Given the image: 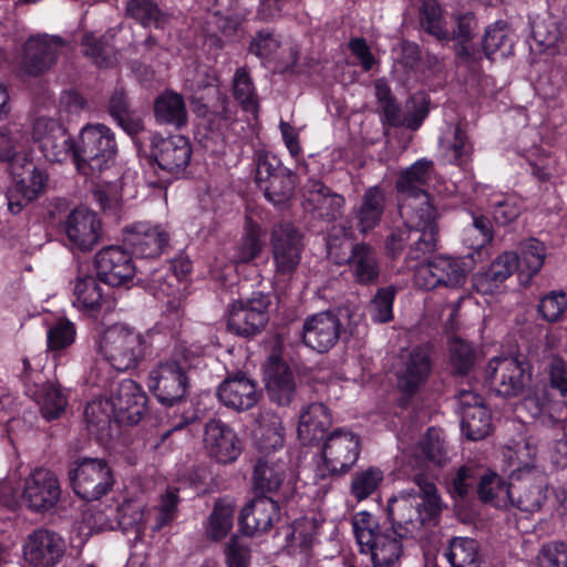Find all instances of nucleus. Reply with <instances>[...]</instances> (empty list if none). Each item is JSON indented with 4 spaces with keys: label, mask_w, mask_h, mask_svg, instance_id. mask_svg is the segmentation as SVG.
Here are the masks:
<instances>
[{
    "label": "nucleus",
    "mask_w": 567,
    "mask_h": 567,
    "mask_svg": "<svg viewBox=\"0 0 567 567\" xmlns=\"http://www.w3.org/2000/svg\"><path fill=\"white\" fill-rule=\"evenodd\" d=\"M399 212L404 227L391 234L386 247L395 254L411 240L409 258L420 259L435 248L437 213L433 199L429 193L399 195Z\"/></svg>",
    "instance_id": "obj_1"
},
{
    "label": "nucleus",
    "mask_w": 567,
    "mask_h": 567,
    "mask_svg": "<svg viewBox=\"0 0 567 567\" xmlns=\"http://www.w3.org/2000/svg\"><path fill=\"white\" fill-rule=\"evenodd\" d=\"M417 492L402 489L388 501L386 512L393 533L400 537H416L426 523L434 520L443 504L436 486L417 475L414 478Z\"/></svg>",
    "instance_id": "obj_2"
},
{
    "label": "nucleus",
    "mask_w": 567,
    "mask_h": 567,
    "mask_svg": "<svg viewBox=\"0 0 567 567\" xmlns=\"http://www.w3.org/2000/svg\"><path fill=\"white\" fill-rule=\"evenodd\" d=\"M202 353L200 347L182 342L175 347L171 359L150 372L148 388L162 404L172 406L185 398L188 388L186 370L196 364Z\"/></svg>",
    "instance_id": "obj_3"
},
{
    "label": "nucleus",
    "mask_w": 567,
    "mask_h": 567,
    "mask_svg": "<svg viewBox=\"0 0 567 567\" xmlns=\"http://www.w3.org/2000/svg\"><path fill=\"white\" fill-rule=\"evenodd\" d=\"M148 333L115 323L101 330L95 339V352L116 371H128L144 359L150 342Z\"/></svg>",
    "instance_id": "obj_4"
},
{
    "label": "nucleus",
    "mask_w": 567,
    "mask_h": 567,
    "mask_svg": "<svg viewBox=\"0 0 567 567\" xmlns=\"http://www.w3.org/2000/svg\"><path fill=\"white\" fill-rule=\"evenodd\" d=\"M117 153L114 133L103 124H87L79 135L76 143L72 142L70 156L78 168L87 174L85 166L92 172L109 167Z\"/></svg>",
    "instance_id": "obj_5"
},
{
    "label": "nucleus",
    "mask_w": 567,
    "mask_h": 567,
    "mask_svg": "<svg viewBox=\"0 0 567 567\" xmlns=\"http://www.w3.org/2000/svg\"><path fill=\"white\" fill-rule=\"evenodd\" d=\"M361 451L360 436L349 429H337L326 439L318 473L321 477L344 474L357 463Z\"/></svg>",
    "instance_id": "obj_6"
},
{
    "label": "nucleus",
    "mask_w": 567,
    "mask_h": 567,
    "mask_svg": "<svg viewBox=\"0 0 567 567\" xmlns=\"http://www.w3.org/2000/svg\"><path fill=\"white\" fill-rule=\"evenodd\" d=\"M187 89L192 92V104L199 116L208 113L226 118L228 114L227 97L221 93L218 80L206 66H198L186 78Z\"/></svg>",
    "instance_id": "obj_7"
},
{
    "label": "nucleus",
    "mask_w": 567,
    "mask_h": 567,
    "mask_svg": "<svg viewBox=\"0 0 567 567\" xmlns=\"http://www.w3.org/2000/svg\"><path fill=\"white\" fill-rule=\"evenodd\" d=\"M74 492L84 499L94 501L105 495L114 480L107 463L101 458H81L69 471Z\"/></svg>",
    "instance_id": "obj_8"
},
{
    "label": "nucleus",
    "mask_w": 567,
    "mask_h": 567,
    "mask_svg": "<svg viewBox=\"0 0 567 567\" xmlns=\"http://www.w3.org/2000/svg\"><path fill=\"white\" fill-rule=\"evenodd\" d=\"M489 386L502 396H516L527 385L532 371L525 359L514 355L495 357L486 368Z\"/></svg>",
    "instance_id": "obj_9"
},
{
    "label": "nucleus",
    "mask_w": 567,
    "mask_h": 567,
    "mask_svg": "<svg viewBox=\"0 0 567 567\" xmlns=\"http://www.w3.org/2000/svg\"><path fill=\"white\" fill-rule=\"evenodd\" d=\"M393 372L399 390L409 395L414 394L430 375L429 351L420 346L402 349L393 362Z\"/></svg>",
    "instance_id": "obj_10"
},
{
    "label": "nucleus",
    "mask_w": 567,
    "mask_h": 567,
    "mask_svg": "<svg viewBox=\"0 0 567 567\" xmlns=\"http://www.w3.org/2000/svg\"><path fill=\"white\" fill-rule=\"evenodd\" d=\"M106 392L115 412V423L133 425L141 421L146 411V394L135 381L112 382Z\"/></svg>",
    "instance_id": "obj_11"
},
{
    "label": "nucleus",
    "mask_w": 567,
    "mask_h": 567,
    "mask_svg": "<svg viewBox=\"0 0 567 567\" xmlns=\"http://www.w3.org/2000/svg\"><path fill=\"white\" fill-rule=\"evenodd\" d=\"M32 140L50 162L65 161L72 150V141L64 126L56 120L39 115L31 128Z\"/></svg>",
    "instance_id": "obj_12"
},
{
    "label": "nucleus",
    "mask_w": 567,
    "mask_h": 567,
    "mask_svg": "<svg viewBox=\"0 0 567 567\" xmlns=\"http://www.w3.org/2000/svg\"><path fill=\"white\" fill-rule=\"evenodd\" d=\"M268 298L261 293H256L250 299L234 301L228 309V329L245 337L258 333L268 321Z\"/></svg>",
    "instance_id": "obj_13"
},
{
    "label": "nucleus",
    "mask_w": 567,
    "mask_h": 567,
    "mask_svg": "<svg viewBox=\"0 0 567 567\" xmlns=\"http://www.w3.org/2000/svg\"><path fill=\"white\" fill-rule=\"evenodd\" d=\"M271 248L276 274L291 275L301 260L302 235L289 223L276 225L271 234Z\"/></svg>",
    "instance_id": "obj_14"
},
{
    "label": "nucleus",
    "mask_w": 567,
    "mask_h": 567,
    "mask_svg": "<svg viewBox=\"0 0 567 567\" xmlns=\"http://www.w3.org/2000/svg\"><path fill=\"white\" fill-rule=\"evenodd\" d=\"M328 255L337 264L350 261L352 275L357 281L368 284L379 275L374 251L367 245L352 246L348 239L340 245L336 240L328 241Z\"/></svg>",
    "instance_id": "obj_15"
},
{
    "label": "nucleus",
    "mask_w": 567,
    "mask_h": 567,
    "mask_svg": "<svg viewBox=\"0 0 567 567\" xmlns=\"http://www.w3.org/2000/svg\"><path fill=\"white\" fill-rule=\"evenodd\" d=\"M203 445L209 457L223 464L235 462L243 450L241 441L236 432L217 419L206 422Z\"/></svg>",
    "instance_id": "obj_16"
},
{
    "label": "nucleus",
    "mask_w": 567,
    "mask_h": 567,
    "mask_svg": "<svg viewBox=\"0 0 567 567\" xmlns=\"http://www.w3.org/2000/svg\"><path fill=\"white\" fill-rule=\"evenodd\" d=\"M63 229L72 247L87 251L100 241L102 221L97 214L87 207H76L66 216Z\"/></svg>",
    "instance_id": "obj_17"
},
{
    "label": "nucleus",
    "mask_w": 567,
    "mask_h": 567,
    "mask_svg": "<svg viewBox=\"0 0 567 567\" xmlns=\"http://www.w3.org/2000/svg\"><path fill=\"white\" fill-rule=\"evenodd\" d=\"M65 542L56 533L38 529L23 545L24 559L33 567H55L65 554Z\"/></svg>",
    "instance_id": "obj_18"
},
{
    "label": "nucleus",
    "mask_w": 567,
    "mask_h": 567,
    "mask_svg": "<svg viewBox=\"0 0 567 567\" xmlns=\"http://www.w3.org/2000/svg\"><path fill=\"white\" fill-rule=\"evenodd\" d=\"M457 400L462 432L473 441L486 437L492 430V417L483 399L471 390H462Z\"/></svg>",
    "instance_id": "obj_19"
},
{
    "label": "nucleus",
    "mask_w": 567,
    "mask_h": 567,
    "mask_svg": "<svg viewBox=\"0 0 567 567\" xmlns=\"http://www.w3.org/2000/svg\"><path fill=\"white\" fill-rule=\"evenodd\" d=\"M99 277L109 286H122L133 280L136 266L130 254L118 246H109L95 255Z\"/></svg>",
    "instance_id": "obj_20"
},
{
    "label": "nucleus",
    "mask_w": 567,
    "mask_h": 567,
    "mask_svg": "<svg viewBox=\"0 0 567 567\" xmlns=\"http://www.w3.org/2000/svg\"><path fill=\"white\" fill-rule=\"evenodd\" d=\"M123 241L136 256L154 258L159 256L166 246L168 233L162 225L140 221L125 229Z\"/></svg>",
    "instance_id": "obj_21"
},
{
    "label": "nucleus",
    "mask_w": 567,
    "mask_h": 567,
    "mask_svg": "<svg viewBox=\"0 0 567 567\" xmlns=\"http://www.w3.org/2000/svg\"><path fill=\"white\" fill-rule=\"evenodd\" d=\"M152 154L161 169L177 175L188 166L192 147L189 141L182 135L155 136L152 141Z\"/></svg>",
    "instance_id": "obj_22"
},
{
    "label": "nucleus",
    "mask_w": 567,
    "mask_h": 567,
    "mask_svg": "<svg viewBox=\"0 0 567 567\" xmlns=\"http://www.w3.org/2000/svg\"><path fill=\"white\" fill-rule=\"evenodd\" d=\"M60 495V485L54 474L40 468L25 480L22 497L28 507L41 512L52 508Z\"/></svg>",
    "instance_id": "obj_23"
},
{
    "label": "nucleus",
    "mask_w": 567,
    "mask_h": 567,
    "mask_svg": "<svg viewBox=\"0 0 567 567\" xmlns=\"http://www.w3.org/2000/svg\"><path fill=\"white\" fill-rule=\"evenodd\" d=\"M63 48L59 37H32L23 48L20 68L25 74L37 75L47 70Z\"/></svg>",
    "instance_id": "obj_24"
},
{
    "label": "nucleus",
    "mask_w": 567,
    "mask_h": 567,
    "mask_svg": "<svg viewBox=\"0 0 567 567\" xmlns=\"http://www.w3.org/2000/svg\"><path fill=\"white\" fill-rule=\"evenodd\" d=\"M111 293L112 290L109 285L100 282L95 277L79 278L74 285L73 306L87 315L97 311H110L115 306V300Z\"/></svg>",
    "instance_id": "obj_25"
},
{
    "label": "nucleus",
    "mask_w": 567,
    "mask_h": 567,
    "mask_svg": "<svg viewBox=\"0 0 567 567\" xmlns=\"http://www.w3.org/2000/svg\"><path fill=\"white\" fill-rule=\"evenodd\" d=\"M264 380L270 399L280 405H288L296 391L295 375L282 359L272 354L264 365Z\"/></svg>",
    "instance_id": "obj_26"
},
{
    "label": "nucleus",
    "mask_w": 567,
    "mask_h": 567,
    "mask_svg": "<svg viewBox=\"0 0 567 567\" xmlns=\"http://www.w3.org/2000/svg\"><path fill=\"white\" fill-rule=\"evenodd\" d=\"M278 503L267 496H260L248 503L240 512L238 522L241 530L254 536L266 533L279 520Z\"/></svg>",
    "instance_id": "obj_27"
},
{
    "label": "nucleus",
    "mask_w": 567,
    "mask_h": 567,
    "mask_svg": "<svg viewBox=\"0 0 567 567\" xmlns=\"http://www.w3.org/2000/svg\"><path fill=\"white\" fill-rule=\"evenodd\" d=\"M246 16V10L240 7L237 0H216L205 29L209 41L215 42L216 38V45H221L217 32H220L227 39L231 38Z\"/></svg>",
    "instance_id": "obj_28"
},
{
    "label": "nucleus",
    "mask_w": 567,
    "mask_h": 567,
    "mask_svg": "<svg viewBox=\"0 0 567 567\" xmlns=\"http://www.w3.org/2000/svg\"><path fill=\"white\" fill-rule=\"evenodd\" d=\"M217 395L225 406L236 411L248 410L259 400L256 382L244 373L226 378L218 386Z\"/></svg>",
    "instance_id": "obj_29"
},
{
    "label": "nucleus",
    "mask_w": 567,
    "mask_h": 567,
    "mask_svg": "<svg viewBox=\"0 0 567 567\" xmlns=\"http://www.w3.org/2000/svg\"><path fill=\"white\" fill-rule=\"evenodd\" d=\"M517 270V255L503 252L496 257L487 270L473 277L475 290L483 296H496L504 292V282Z\"/></svg>",
    "instance_id": "obj_30"
},
{
    "label": "nucleus",
    "mask_w": 567,
    "mask_h": 567,
    "mask_svg": "<svg viewBox=\"0 0 567 567\" xmlns=\"http://www.w3.org/2000/svg\"><path fill=\"white\" fill-rule=\"evenodd\" d=\"M339 320L332 313H316L303 323V342L318 352H326L339 339Z\"/></svg>",
    "instance_id": "obj_31"
},
{
    "label": "nucleus",
    "mask_w": 567,
    "mask_h": 567,
    "mask_svg": "<svg viewBox=\"0 0 567 567\" xmlns=\"http://www.w3.org/2000/svg\"><path fill=\"white\" fill-rule=\"evenodd\" d=\"M288 464L281 460L261 458L254 471V486L261 494L290 491Z\"/></svg>",
    "instance_id": "obj_32"
},
{
    "label": "nucleus",
    "mask_w": 567,
    "mask_h": 567,
    "mask_svg": "<svg viewBox=\"0 0 567 567\" xmlns=\"http://www.w3.org/2000/svg\"><path fill=\"white\" fill-rule=\"evenodd\" d=\"M536 446L529 441H519L504 450L508 473L513 481H520L527 476L540 477L543 472L536 464Z\"/></svg>",
    "instance_id": "obj_33"
},
{
    "label": "nucleus",
    "mask_w": 567,
    "mask_h": 567,
    "mask_svg": "<svg viewBox=\"0 0 567 567\" xmlns=\"http://www.w3.org/2000/svg\"><path fill=\"white\" fill-rule=\"evenodd\" d=\"M48 184V175L40 168L33 167L27 176L17 179L16 184L8 192L9 209L13 214L21 212L22 207L38 198Z\"/></svg>",
    "instance_id": "obj_34"
},
{
    "label": "nucleus",
    "mask_w": 567,
    "mask_h": 567,
    "mask_svg": "<svg viewBox=\"0 0 567 567\" xmlns=\"http://www.w3.org/2000/svg\"><path fill=\"white\" fill-rule=\"evenodd\" d=\"M331 414L322 403H311L306 406L299 419L298 437L303 444H311L322 439L331 425Z\"/></svg>",
    "instance_id": "obj_35"
},
{
    "label": "nucleus",
    "mask_w": 567,
    "mask_h": 567,
    "mask_svg": "<svg viewBox=\"0 0 567 567\" xmlns=\"http://www.w3.org/2000/svg\"><path fill=\"white\" fill-rule=\"evenodd\" d=\"M151 509L143 498H127L115 509L116 526L141 537L150 528Z\"/></svg>",
    "instance_id": "obj_36"
},
{
    "label": "nucleus",
    "mask_w": 567,
    "mask_h": 567,
    "mask_svg": "<svg viewBox=\"0 0 567 567\" xmlns=\"http://www.w3.org/2000/svg\"><path fill=\"white\" fill-rule=\"evenodd\" d=\"M402 537L392 532H379L370 545L360 547L361 553L369 554L373 567H392L400 558Z\"/></svg>",
    "instance_id": "obj_37"
},
{
    "label": "nucleus",
    "mask_w": 567,
    "mask_h": 567,
    "mask_svg": "<svg viewBox=\"0 0 567 567\" xmlns=\"http://www.w3.org/2000/svg\"><path fill=\"white\" fill-rule=\"evenodd\" d=\"M546 486L545 476L534 478L527 476L520 481H513L511 489L514 492L513 503L511 506H516L523 512L534 513L538 511L545 499L544 488Z\"/></svg>",
    "instance_id": "obj_38"
},
{
    "label": "nucleus",
    "mask_w": 567,
    "mask_h": 567,
    "mask_svg": "<svg viewBox=\"0 0 567 567\" xmlns=\"http://www.w3.org/2000/svg\"><path fill=\"white\" fill-rule=\"evenodd\" d=\"M477 493L483 502L498 508H507L513 503L514 492H512L511 485H507L498 474L489 470L482 468Z\"/></svg>",
    "instance_id": "obj_39"
},
{
    "label": "nucleus",
    "mask_w": 567,
    "mask_h": 567,
    "mask_svg": "<svg viewBox=\"0 0 567 567\" xmlns=\"http://www.w3.org/2000/svg\"><path fill=\"white\" fill-rule=\"evenodd\" d=\"M343 204L344 199L331 194L322 183L311 182L306 195V209L316 212L320 217L334 219L340 215Z\"/></svg>",
    "instance_id": "obj_40"
},
{
    "label": "nucleus",
    "mask_w": 567,
    "mask_h": 567,
    "mask_svg": "<svg viewBox=\"0 0 567 567\" xmlns=\"http://www.w3.org/2000/svg\"><path fill=\"white\" fill-rule=\"evenodd\" d=\"M384 200V194L379 187H371L364 193L361 205L353 213L355 227L361 234L368 233L380 223Z\"/></svg>",
    "instance_id": "obj_41"
},
{
    "label": "nucleus",
    "mask_w": 567,
    "mask_h": 567,
    "mask_svg": "<svg viewBox=\"0 0 567 567\" xmlns=\"http://www.w3.org/2000/svg\"><path fill=\"white\" fill-rule=\"evenodd\" d=\"M513 45L514 37L507 23L496 21L486 28L482 47L488 60L496 61L511 55Z\"/></svg>",
    "instance_id": "obj_42"
},
{
    "label": "nucleus",
    "mask_w": 567,
    "mask_h": 567,
    "mask_svg": "<svg viewBox=\"0 0 567 567\" xmlns=\"http://www.w3.org/2000/svg\"><path fill=\"white\" fill-rule=\"evenodd\" d=\"M441 152L446 162L462 165L467 162L473 152V145L465 128L460 125H451L441 138Z\"/></svg>",
    "instance_id": "obj_43"
},
{
    "label": "nucleus",
    "mask_w": 567,
    "mask_h": 567,
    "mask_svg": "<svg viewBox=\"0 0 567 567\" xmlns=\"http://www.w3.org/2000/svg\"><path fill=\"white\" fill-rule=\"evenodd\" d=\"M28 138L17 126L9 125L0 128V161L10 163L12 169L24 166L28 162Z\"/></svg>",
    "instance_id": "obj_44"
},
{
    "label": "nucleus",
    "mask_w": 567,
    "mask_h": 567,
    "mask_svg": "<svg viewBox=\"0 0 567 567\" xmlns=\"http://www.w3.org/2000/svg\"><path fill=\"white\" fill-rule=\"evenodd\" d=\"M236 506L230 499L223 498L214 507L205 523L207 539L220 542L231 532L235 522Z\"/></svg>",
    "instance_id": "obj_45"
},
{
    "label": "nucleus",
    "mask_w": 567,
    "mask_h": 567,
    "mask_svg": "<svg viewBox=\"0 0 567 567\" xmlns=\"http://www.w3.org/2000/svg\"><path fill=\"white\" fill-rule=\"evenodd\" d=\"M254 435L259 450L264 452L281 449L285 443V427L280 416L272 412H262Z\"/></svg>",
    "instance_id": "obj_46"
},
{
    "label": "nucleus",
    "mask_w": 567,
    "mask_h": 567,
    "mask_svg": "<svg viewBox=\"0 0 567 567\" xmlns=\"http://www.w3.org/2000/svg\"><path fill=\"white\" fill-rule=\"evenodd\" d=\"M519 409L533 419L548 417V420H559L563 417L565 406L563 401L550 404L545 392V385L535 384L523 399Z\"/></svg>",
    "instance_id": "obj_47"
},
{
    "label": "nucleus",
    "mask_w": 567,
    "mask_h": 567,
    "mask_svg": "<svg viewBox=\"0 0 567 567\" xmlns=\"http://www.w3.org/2000/svg\"><path fill=\"white\" fill-rule=\"evenodd\" d=\"M156 120L159 123L182 127L187 121V111L183 96L174 91L166 90L159 94L154 104Z\"/></svg>",
    "instance_id": "obj_48"
},
{
    "label": "nucleus",
    "mask_w": 567,
    "mask_h": 567,
    "mask_svg": "<svg viewBox=\"0 0 567 567\" xmlns=\"http://www.w3.org/2000/svg\"><path fill=\"white\" fill-rule=\"evenodd\" d=\"M113 511H87L84 513L82 522L73 530L70 543L75 548H82L87 538L93 534L104 529L116 527L115 517L112 518Z\"/></svg>",
    "instance_id": "obj_49"
},
{
    "label": "nucleus",
    "mask_w": 567,
    "mask_h": 567,
    "mask_svg": "<svg viewBox=\"0 0 567 567\" xmlns=\"http://www.w3.org/2000/svg\"><path fill=\"white\" fill-rule=\"evenodd\" d=\"M456 29L453 30L452 38L460 41L457 48V64L473 68L476 63V55L468 41L474 35L477 23L471 12L461 13L455 18Z\"/></svg>",
    "instance_id": "obj_50"
},
{
    "label": "nucleus",
    "mask_w": 567,
    "mask_h": 567,
    "mask_svg": "<svg viewBox=\"0 0 567 567\" xmlns=\"http://www.w3.org/2000/svg\"><path fill=\"white\" fill-rule=\"evenodd\" d=\"M84 416L91 432L100 436L109 433L112 422H115V412L107 392L87 403Z\"/></svg>",
    "instance_id": "obj_51"
},
{
    "label": "nucleus",
    "mask_w": 567,
    "mask_h": 567,
    "mask_svg": "<svg viewBox=\"0 0 567 567\" xmlns=\"http://www.w3.org/2000/svg\"><path fill=\"white\" fill-rule=\"evenodd\" d=\"M544 260L545 246L542 241L530 238L522 244L520 258L517 257V269L523 285H528L529 279L539 272Z\"/></svg>",
    "instance_id": "obj_52"
},
{
    "label": "nucleus",
    "mask_w": 567,
    "mask_h": 567,
    "mask_svg": "<svg viewBox=\"0 0 567 567\" xmlns=\"http://www.w3.org/2000/svg\"><path fill=\"white\" fill-rule=\"evenodd\" d=\"M179 496L175 488H167L159 496L158 503L151 509L150 529L157 533L172 524L178 516Z\"/></svg>",
    "instance_id": "obj_53"
},
{
    "label": "nucleus",
    "mask_w": 567,
    "mask_h": 567,
    "mask_svg": "<svg viewBox=\"0 0 567 567\" xmlns=\"http://www.w3.org/2000/svg\"><path fill=\"white\" fill-rule=\"evenodd\" d=\"M432 174V163L425 159L416 161L400 175L396 182L399 195L426 193L422 186Z\"/></svg>",
    "instance_id": "obj_54"
},
{
    "label": "nucleus",
    "mask_w": 567,
    "mask_h": 567,
    "mask_svg": "<svg viewBox=\"0 0 567 567\" xmlns=\"http://www.w3.org/2000/svg\"><path fill=\"white\" fill-rule=\"evenodd\" d=\"M433 267L439 286L455 289L465 284L466 269L462 260L447 256H435L433 257Z\"/></svg>",
    "instance_id": "obj_55"
},
{
    "label": "nucleus",
    "mask_w": 567,
    "mask_h": 567,
    "mask_svg": "<svg viewBox=\"0 0 567 567\" xmlns=\"http://www.w3.org/2000/svg\"><path fill=\"white\" fill-rule=\"evenodd\" d=\"M34 395L35 402L45 419H58L64 413L68 399L59 385L53 383L43 384Z\"/></svg>",
    "instance_id": "obj_56"
},
{
    "label": "nucleus",
    "mask_w": 567,
    "mask_h": 567,
    "mask_svg": "<svg viewBox=\"0 0 567 567\" xmlns=\"http://www.w3.org/2000/svg\"><path fill=\"white\" fill-rule=\"evenodd\" d=\"M445 556L453 567H480L477 544L468 537L453 538Z\"/></svg>",
    "instance_id": "obj_57"
},
{
    "label": "nucleus",
    "mask_w": 567,
    "mask_h": 567,
    "mask_svg": "<svg viewBox=\"0 0 567 567\" xmlns=\"http://www.w3.org/2000/svg\"><path fill=\"white\" fill-rule=\"evenodd\" d=\"M111 38H114L113 30L103 35V39H97L93 33L84 34L81 43L83 54L99 66L112 65L114 58L113 49L109 45Z\"/></svg>",
    "instance_id": "obj_58"
},
{
    "label": "nucleus",
    "mask_w": 567,
    "mask_h": 567,
    "mask_svg": "<svg viewBox=\"0 0 567 567\" xmlns=\"http://www.w3.org/2000/svg\"><path fill=\"white\" fill-rule=\"evenodd\" d=\"M126 12L143 27L164 28L167 22V17L152 0H130Z\"/></svg>",
    "instance_id": "obj_59"
},
{
    "label": "nucleus",
    "mask_w": 567,
    "mask_h": 567,
    "mask_svg": "<svg viewBox=\"0 0 567 567\" xmlns=\"http://www.w3.org/2000/svg\"><path fill=\"white\" fill-rule=\"evenodd\" d=\"M449 365L454 374L467 373L476 361L475 351L468 342L452 339L449 346Z\"/></svg>",
    "instance_id": "obj_60"
},
{
    "label": "nucleus",
    "mask_w": 567,
    "mask_h": 567,
    "mask_svg": "<svg viewBox=\"0 0 567 567\" xmlns=\"http://www.w3.org/2000/svg\"><path fill=\"white\" fill-rule=\"evenodd\" d=\"M76 330L69 319L58 318L47 328V344L50 351H60L75 341Z\"/></svg>",
    "instance_id": "obj_61"
},
{
    "label": "nucleus",
    "mask_w": 567,
    "mask_h": 567,
    "mask_svg": "<svg viewBox=\"0 0 567 567\" xmlns=\"http://www.w3.org/2000/svg\"><path fill=\"white\" fill-rule=\"evenodd\" d=\"M383 477V472L378 467L357 472L351 480V495L359 502L368 498L378 489Z\"/></svg>",
    "instance_id": "obj_62"
},
{
    "label": "nucleus",
    "mask_w": 567,
    "mask_h": 567,
    "mask_svg": "<svg viewBox=\"0 0 567 567\" xmlns=\"http://www.w3.org/2000/svg\"><path fill=\"white\" fill-rule=\"evenodd\" d=\"M495 221L499 225H507L515 220L522 210L520 199L514 195L495 194L489 199Z\"/></svg>",
    "instance_id": "obj_63"
},
{
    "label": "nucleus",
    "mask_w": 567,
    "mask_h": 567,
    "mask_svg": "<svg viewBox=\"0 0 567 567\" xmlns=\"http://www.w3.org/2000/svg\"><path fill=\"white\" fill-rule=\"evenodd\" d=\"M482 467L475 463H466L461 466L451 478L449 484L450 494L456 497H464L473 489L474 484L478 481Z\"/></svg>",
    "instance_id": "obj_64"
}]
</instances>
